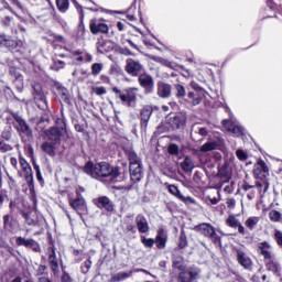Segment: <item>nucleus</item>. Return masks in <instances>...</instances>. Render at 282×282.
Here are the masks:
<instances>
[{"label": "nucleus", "mask_w": 282, "mask_h": 282, "mask_svg": "<svg viewBox=\"0 0 282 282\" xmlns=\"http://www.w3.org/2000/svg\"><path fill=\"white\" fill-rule=\"evenodd\" d=\"M23 217L28 224V226H34L35 221L32 219V217L29 216V214H23Z\"/></svg>", "instance_id": "nucleus-58"}, {"label": "nucleus", "mask_w": 282, "mask_h": 282, "mask_svg": "<svg viewBox=\"0 0 282 282\" xmlns=\"http://www.w3.org/2000/svg\"><path fill=\"white\" fill-rule=\"evenodd\" d=\"M231 133H234L235 135H242L243 134V127L241 126H234V128H231Z\"/></svg>", "instance_id": "nucleus-51"}, {"label": "nucleus", "mask_w": 282, "mask_h": 282, "mask_svg": "<svg viewBox=\"0 0 282 282\" xmlns=\"http://www.w3.org/2000/svg\"><path fill=\"white\" fill-rule=\"evenodd\" d=\"M10 164L13 166V169H15V171H19V160H17V158L12 156L10 159Z\"/></svg>", "instance_id": "nucleus-57"}, {"label": "nucleus", "mask_w": 282, "mask_h": 282, "mask_svg": "<svg viewBox=\"0 0 282 282\" xmlns=\"http://www.w3.org/2000/svg\"><path fill=\"white\" fill-rule=\"evenodd\" d=\"M141 242L144 248H153V246H155V239L152 238L141 237Z\"/></svg>", "instance_id": "nucleus-43"}, {"label": "nucleus", "mask_w": 282, "mask_h": 282, "mask_svg": "<svg viewBox=\"0 0 282 282\" xmlns=\"http://www.w3.org/2000/svg\"><path fill=\"white\" fill-rule=\"evenodd\" d=\"M223 126L225 127L226 131L230 132L232 131L235 123L232 122V120L225 119L223 120Z\"/></svg>", "instance_id": "nucleus-50"}, {"label": "nucleus", "mask_w": 282, "mask_h": 282, "mask_svg": "<svg viewBox=\"0 0 282 282\" xmlns=\"http://www.w3.org/2000/svg\"><path fill=\"white\" fill-rule=\"evenodd\" d=\"M84 173L90 175L95 180L107 177L110 182H116L120 177V169L111 166V164L102 161L99 163L87 162L84 166Z\"/></svg>", "instance_id": "nucleus-1"}, {"label": "nucleus", "mask_w": 282, "mask_h": 282, "mask_svg": "<svg viewBox=\"0 0 282 282\" xmlns=\"http://www.w3.org/2000/svg\"><path fill=\"white\" fill-rule=\"evenodd\" d=\"M112 91L116 94V98H119L128 107H133V104L138 100V88H127L121 91L118 87H113Z\"/></svg>", "instance_id": "nucleus-2"}, {"label": "nucleus", "mask_w": 282, "mask_h": 282, "mask_svg": "<svg viewBox=\"0 0 282 282\" xmlns=\"http://www.w3.org/2000/svg\"><path fill=\"white\" fill-rule=\"evenodd\" d=\"M127 155L129 158L130 164H140V163H142L140 161V158H138V154L135 152L130 150V151L127 152Z\"/></svg>", "instance_id": "nucleus-40"}, {"label": "nucleus", "mask_w": 282, "mask_h": 282, "mask_svg": "<svg viewBox=\"0 0 282 282\" xmlns=\"http://www.w3.org/2000/svg\"><path fill=\"white\" fill-rule=\"evenodd\" d=\"M48 263L53 272H58V259L56 258V250L54 247L48 248Z\"/></svg>", "instance_id": "nucleus-24"}, {"label": "nucleus", "mask_w": 282, "mask_h": 282, "mask_svg": "<svg viewBox=\"0 0 282 282\" xmlns=\"http://www.w3.org/2000/svg\"><path fill=\"white\" fill-rule=\"evenodd\" d=\"M56 142L54 141H44L41 144V149L43 151V153H46V155H48L50 158H56Z\"/></svg>", "instance_id": "nucleus-17"}, {"label": "nucleus", "mask_w": 282, "mask_h": 282, "mask_svg": "<svg viewBox=\"0 0 282 282\" xmlns=\"http://www.w3.org/2000/svg\"><path fill=\"white\" fill-rule=\"evenodd\" d=\"M268 270H270V272H273V274H276V276H281V264L276 262H271L268 264Z\"/></svg>", "instance_id": "nucleus-34"}, {"label": "nucleus", "mask_w": 282, "mask_h": 282, "mask_svg": "<svg viewBox=\"0 0 282 282\" xmlns=\"http://www.w3.org/2000/svg\"><path fill=\"white\" fill-rule=\"evenodd\" d=\"M69 205L79 215H85L87 213V203L85 202V198H83V197H78L76 199H70Z\"/></svg>", "instance_id": "nucleus-15"}, {"label": "nucleus", "mask_w": 282, "mask_h": 282, "mask_svg": "<svg viewBox=\"0 0 282 282\" xmlns=\"http://www.w3.org/2000/svg\"><path fill=\"white\" fill-rule=\"evenodd\" d=\"M140 116H141V124L143 127H147V124H149V120H151V116H153V108L151 106H144L141 109Z\"/></svg>", "instance_id": "nucleus-23"}, {"label": "nucleus", "mask_w": 282, "mask_h": 282, "mask_svg": "<svg viewBox=\"0 0 282 282\" xmlns=\"http://www.w3.org/2000/svg\"><path fill=\"white\" fill-rule=\"evenodd\" d=\"M219 147V143L217 141H207L200 147L202 153H208V151H215Z\"/></svg>", "instance_id": "nucleus-32"}, {"label": "nucleus", "mask_w": 282, "mask_h": 282, "mask_svg": "<svg viewBox=\"0 0 282 282\" xmlns=\"http://www.w3.org/2000/svg\"><path fill=\"white\" fill-rule=\"evenodd\" d=\"M186 246H188V239L186 238L185 234H181L180 236V240H178V248H186Z\"/></svg>", "instance_id": "nucleus-47"}, {"label": "nucleus", "mask_w": 282, "mask_h": 282, "mask_svg": "<svg viewBox=\"0 0 282 282\" xmlns=\"http://www.w3.org/2000/svg\"><path fill=\"white\" fill-rule=\"evenodd\" d=\"M18 118H21V116H19L18 113L11 112L10 115H8L6 117L7 124H9V127H12V124H14V122H17L19 124Z\"/></svg>", "instance_id": "nucleus-37"}, {"label": "nucleus", "mask_w": 282, "mask_h": 282, "mask_svg": "<svg viewBox=\"0 0 282 282\" xmlns=\"http://www.w3.org/2000/svg\"><path fill=\"white\" fill-rule=\"evenodd\" d=\"M89 28L91 34H109V25L100 20H91Z\"/></svg>", "instance_id": "nucleus-9"}, {"label": "nucleus", "mask_w": 282, "mask_h": 282, "mask_svg": "<svg viewBox=\"0 0 282 282\" xmlns=\"http://www.w3.org/2000/svg\"><path fill=\"white\" fill-rule=\"evenodd\" d=\"M56 6L59 12H67L69 8V0H56Z\"/></svg>", "instance_id": "nucleus-36"}, {"label": "nucleus", "mask_w": 282, "mask_h": 282, "mask_svg": "<svg viewBox=\"0 0 282 282\" xmlns=\"http://www.w3.org/2000/svg\"><path fill=\"white\" fill-rule=\"evenodd\" d=\"M67 133V129L64 128H51L46 131V138L50 142H55L58 144L61 142V138Z\"/></svg>", "instance_id": "nucleus-8"}, {"label": "nucleus", "mask_w": 282, "mask_h": 282, "mask_svg": "<svg viewBox=\"0 0 282 282\" xmlns=\"http://www.w3.org/2000/svg\"><path fill=\"white\" fill-rule=\"evenodd\" d=\"M17 246H24L25 248H31L33 252H40L41 246L34 239H25L23 237H18L15 239Z\"/></svg>", "instance_id": "nucleus-12"}, {"label": "nucleus", "mask_w": 282, "mask_h": 282, "mask_svg": "<svg viewBox=\"0 0 282 282\" xmlns=\"http://www.w3.org/2000/svg\"><path fill=\"white\" fill-rule=\"evenodd\" d=\"M111 50H113V44L111 43V41L102 40L97 43V51L99 52V54H107L111 52Z\"/></svg>", "instance_id": "nucleus-27"}, {"label": "nucleus", "mask_w": 282, "mask_h": 282, "mask_svg": "<svg viewBox=\"0 0 282 282\" xmlns=\"http://www.w3.org/2000/svg\"><path fill=\"white\" fill-rule=\"evenodd\" d=\"M167 122L171 124L172 129H182V127L186 124V116L182 113L171 115Z\"/></svg>", "instance_id": "nucleus-13"}, {"label": "nucleus", "mask_w": 282, "mask_h": 282, "mask_svg": "<svg viewBox=\"0 0 282 282\" xmlns=\"http://www.w3.org/2000/svg\"><path fill=\"white\" fill-rule=\"evenodd\" d=\"M33 96L35 100H41L42 102H45V95L43 94V88H41V85L36 84L33 86Z\"/></svg>", "instance_id": "nucleus-31"}, {"label": "nucleus", "mask_w": 282, "mask_h": 282, "mask_svg": "<svg viewBox=\"0 0 282 282\" xmlns=\"http://www.w3.org/2000/svg\"><path fill=\"white\" fill-rule=\"evenodd\" d=\"M62 282H72V276L68 273H63Z\"/></svg>", "instance_id": "nucleus-62"}, {"label": "nucleus", "mask_w": 282, "mask_h": 282, "mask_svg": "<svg viewBox=\"0 0 282 282\" xmlns=\"http://www.w3.org/2000/svg\"><path fill=\"white\" fill-rule=\"evenodd\" d=\"M37 282H52V280H50L48 278H45V276H41V278H39Z\"/></svg>", "instance_id": "nucleus-64"}, {"label": "nucleus", "mask_w": 282, "mask_h": 282, "mask_svg": "<svg viewBox=\"0 0 282 282\" xmlns=\"http://www.w3.org/2000/svg\"><path fill=\"white\" fill-rule=\"evenodd\" d=\"M269 218L271 219V221L279 224V221H281V219H282V214H281V212L273 209L269 213Z\"/></svg>", "instance_id": "nucleus-38"}, {"label": "nucleus", "mask_w": 282, "mask_h": 282, "mask_svg": "<svg viewBox=\"0 0 282 282\" xmlns=\"http://www.w3.org/2000/svg\"><path fill=\"white\" fill-rule=\"evenodd\" d=\"M181 166L185 173H189L193 171V169H195V164L191 158H185V160L181 163Z\"/></svg>", "instance_id": "nucleus-33"}, {"label": "nucleus", "mask_w": 282, "mask_h": 282, "mask_svg": "<svg viewBox=\"0 0 282 282\" xmlns=\"http://www.w3.org/2000/svg\"><path fill=\"white\" fill-rule=\"evenodd\" d=\"M9 208L10 213H14V209L17 208V200H10Z\"/></svg>", "instance_id": "nucleus-63"}, {"label": "nucleus", "mask_w": 282, "mask_h": 282, "mask_svg": "<svg viewBox=\"0 0 282 282\" xmlns=\"http://www.w3.org/2000/svg\"><path fill=\"white\" fill-rule=\"evenodd\" d=\"M54 67L56 69H63L65 67V62L57 59V61H55Z\"/></svg>", "instance_id": "nucleus-59"}, {"label": "nucleus", "mask_w": 282, "mask_h": 282, "mask_svg": "<svg viewBox=\"0 0 282 282\" xmlns=\"http://www.w3.org/2000/svg\"><path fill=\"white\" fill-rule=\"evenodd\" d=\"M152 61H154L155 63H160V65H163L164 67H167L169 69H175V67H176L175 63H173L169 59H164L163 57H160V56H153Z\"/></svg>", "instance_id": "nucleus-29"}, {"label": "nucleus", "mask_w": 282, "mask_h": 282, "mask_svg": "<svg viewBox=\"0 0 282 282\" xmlns=\"http://www.w3.org/2000/svg\"><path fill=\"white\" fill-rule=\"evenodd\" d=\"M253 175L257 180H265V177L270 176V167H268L265 161L258 160L253 166Z\"/></svg>", "instance_id": "nucleus-5"}, {"label": "nucleus", "mask_w": 282, "mask_h": 282, "mask_svg": "<svg viewBox=\"0 0 282 282\" xmlns=\"http://www.w3.org/2000/svg\"><path fill=\"white\" fill-rule=\"evenodd\" d=\"M56 124H57V127H55L56 129H67V126L65 124V121L61 118H58L56 120Z\"/></svg>", "instance_id": "nucleus-56"}, {"label": "nucleus", "mask_w": 282, "mask_h": 282, "mask_svg": "<svg viewBox=\"0 0 282 282\" xmlns=\"http://www.w3.org/2000/svg\"><path fill=\"white\" fill-rule=\"evenodd\" d=\"M260 254L263 256L264 259L270 260L272 259V245L268 241L260 242L259 246Z\"/></svg>", "instance_id": "nucleus-21"}, {"label": "nucleus", "mask_w": 282, "mask_h": 282, "mask_svg": "<svg viewBox=\"0 0 282 282\" xmlns=\"http://www.w3.org/2000/svg\"><path fill=\"white\" fill-rule=\"evenodd\" d=\"M20 133H24V135H28V138H32V129H30V126L23 120V118H18V126L15 127Z\"/></svg>", "instance_id": "nucleus-26"}, {"label": "nucleus", "mask_w": 282, "mask_h": 282, "mask_svg": "<svg viewBox=\"0 0 282 282\" xmlns=\"http://www.w3.org/2000/svg\"><path fill=\"white\" fill-rule=\"evenodd\" d=\"M130 177L132 182H140L142 180V163L130 164Z\"/></svg>", "instance_id": "nucleus-16"}, {"label": "nucleus", "mask_w": 282, "mask_h": 282, "mask_svg": "<svg viewBox=\"0 0 282 282\" xmlns=\"http://www.w3.org/2000/svg\"><path fill=\"white\" fill-rule=\"evenodd\" d=\"M58 95L64 102H69V91L65 87L57 88Z\"/></svg>", "instance_id": "nucleus-35"}, {"label": "nucleus", "mask_w": 282, "mask_h": 282, "mask_svg": "<svg viewBox=\"0 0 282 282\" xmlns=\"http://www.w3.org/2000/svg\"><path fill=\"white\" fill-rule=\"evenodd\" d=\"M237 259L240 265H242V268H246V270H250V268H252V260L242 250L237 251Z\"/></svg>", "instance_id": "nucleus-19"}, {"label": "nucleus", "mask_w": 282, "mask_h": 282, "mask_svg": "<svg viewBox=\"0 0 282 282\" xmlns=\"http://www.w3.org/2000/svg\"><path fill=\"white\" fill-rule=\"evenodd\" d=\"M167 239L169 236L166 235V231H164V229H159L155 238L156 248H159V250H164V248H166Z\"/></svg>", "instance_id": "nucleus-22"}, {"label": "nucleus", "mask_w": 282, "mask_h": 282, "mask_svg": "<svg viewBox=\"0 0 282 282\" xmlns=\"http://www.w3.org/2000/svg\"><path fill=\"white\" fill-rule=\"evenodd\" d=\"M6 199H8V191L7 189H0V208L6 203Z\"/></svg>", "instance_id": "nucleus-52"}, {"label": "nucleus", "mask_w": 282, "mask_h": 282, "mask_svg": "<svg viewBox=\"0 0 282 282\" xmlns=\"http://www.w3.org/2000/svg\"><path fill=\"white\" fill-rule=\"evenodd\" d=\"M202 276V270L197 267H189L178 273V282H197Z\"/></svg>", "instance_id": "nucleus-3"}, {"label": "nucleus", "mask_w": 282, "mask_h": 282, "mask_svg": "<svg viewBox=\"0 0 282 282\" xmlns=\"http://www.w3.org/2000/svg\"><path fill=\"white\" fill-rule=\"evenodd\" d=\"M237 202L235 200V198H228L227 199V206L228 208H235Z\"/></svg>", "instance_id": "nucleus-60"}, {"label": "nucleus", "mask_w": 282, "mask_h": 282, "mask_svg": "<svg viewBox=\"0 0 282 282\" xmlns=\"http://www.w3.org/2000/svg\"><path fill=\"white\" fill-rule=\"evenodd\" d=\"M94 204L97 208H104V210H107L108 213H113V203H111V199L107 196H100L94 199Z\"/></svg>", "instance_id": "nucleus-11"}, {"label": "nucleus", "mask_w": 282, "mask_h": 282, "mask_svg": "<svg viewBox=\"0 0 282 282\" xmlns=\"http://www.w3.org/2000/svg\"><path fill=\"white\" fill-rule=\"evenodd\" d=\"M257 224H259V217L257 216L249 217L245 223V225L247 226V228H249V230H252L254 226H257Z\"/></svg>", "instance_id": "nucleus-39"}, {"label": "nucleus", "mask_w": 282, "mask_h": 282, "mask_svg": "<svg viewBox=\"0 0 282 282\" xmlns=\"http://www.w3.org/2000/svg\"><path fill=\"white\" fill-rule=\"evenodd\" d=\"M236 156H237L238 160H240L241 162H246V160H248V153H246V151H243V150H237V151H236Z\"/></svg>", "instance_id": "nucleus-48"}, {"label": "nucleus", "mask_w": 282, "mask_h": 282, "mask_svg": "<svg viewBox=\"0 0 282 282\" xmlns=\"http://www.w3.org/2000/svg\"><path fill=\"white\" fill-rule=\"evenodd\" d=\"M120 54H123L124 56H131V50L124 47V48H120Z\"/></svg>", "instance_id": "nucleus-61"}, {"label": "nucleus", "mask_w": 282, "mask_h": 282, "mask_svg": "<svg viewBox=\"0 0 282 282\" xmlns=\"http://www.w3.org/2000/svg\"><path fill=\"white\" fill-rule=\"evenodd\" d=\"M93 91L94 94H96V96H105V94H107V89L102 86L100 87H93Z\"/></svg>", "instance_id": "nucleus-49"}, {"label": "nucleus", "mask_w": 282, "mask_h": 282, "mask_svg": "<svg viewBox=\"0 0 282 282\" xmlns=\"http://www.w3.org/2000/svg\"><path fill=\"white\" fill-rule=\"evenodd\" d=\"M172 268H173L174 270H180V272H182L183 270H185L184 258H182V256L173 254V258H172Z\"/></svg>", "instance_id": "nucleus-28"}, {"label": "nucleus", "mask_w": 282, "mask_h": 282, "mask_svg": "<svg viewBox=\"0 0 282 282\" xmlns=\"http://www.w3.org/2000/svg\"><path fill=\"white\" fill-rule=\"evenodd\" d=\"M158 96H160V98H170L171 85H169L164 82H159L158 83Z\"/></svg>", "instance_id": "nucleus-25"}, {"label": "nucleus", "mask_w": 282, "mask_h": 282, "mask_svg": "<svg viewBox=\"0 0 282 282\" xmlns=\"http://www.w3.org/2000/svg\"><path fill=\"white\" fill-rule=\"evenodd\" d=\"M135 224L139 232H141L142 235L149 232V221L147 220V217H144L142 214H139L135 217Z\"/></svg>", "instance_id": "nucleus-20"}, {"label": "nucleus", "mask_w": 282, "mask_h": 282, "mask_svg": "<svg viewBox=\"0 0 282 282\" xmlns=\"http://www.w3.org/2000/svg\"><path fill=\"white\" fill-rule=\"evenodd\" d=\"M170 155H177L180 153V147L175 143H172L167 148Z\"/></svg>", "instance_id": "nucleus-45"}, {"label": "nucleus", "mask_w": 282, "mask_h": 282, "mask_svg": "<svg viewBox=\"0 0 282 282\" xmlns=\"http://www.w3.org/2000/svg\"><path fill=\"white\" fill-rule=\"evenodd\" d=\"M0 151H2V153H8L9 151H12V145L0 142Z\"/></svg>", "instance_id": "nucleus-53"}, {"label": "nucleus", "mask_w": 282, "mask_h": 282, "mask_svg": "<svg viewBox=\"0 0 282 282\" xmlns=\"http://www.w3.org/2000/svg\"><path fill=\"white\" fill-rule=\"evenodd\" d=\"M274 240L279 248H282V231L279 229L274 230Z\"/></svg>", "instance_id": "nucleus-46"}, {"label": "nucleus", "mask_w": 282, "mask_h": 282, "mask_svg": "<svg viewBox=\"0 0 282 282\" xmlns=\"http://www.w3.org/2000/svg\"><path fill=\"white\" fill-rule=\"evenodd\" d=\"M174 87L176 90V98H184V96H186V88H184V86L176 84Z\"/></svg>", "instance_id": "nucleus-41"}, {"label": "nucleus", "mask_w": 282, "mask_h": 282, "mask_svg": "<svg viewBox=\"0 0 282 282\" xmlns=\"http://www.w3.org/2000/svg\"><path fill=\"white\" fill-rule=\"evenodd\" d=\"M133 275V271H128V272H119L115 275L111 276L112 282H120L124 281L126 279H129Z\"/></svg>", "instance_id": "nucleus-30"}, {"label": "nucleus", "mask_w": 282, "mask_h": 282, "mask_svg": "<svg viewBox=\"0 0 282 282\" xmlns=\"http://www.w3.org/2000/svg\"><path fill=\"white\" fill-rule=\"evenodd\" d=\"M3 226L6 228V230H8V228H10V226H12V224L10 223V215H4L3 216Z\"/></svg>", "instance_id": "nucleus-55"}, {"label": "nucleus", "mask_w": 282, "mask_h": 282, "mask_svg": "<svg viewBox=\"0 0 282 282\" xmlns=\"http://www.w3.org/2000/svg\"><path fill=\"white\" fill-rule=\"evenodd\" d=\"M226 224L229 226V228H238V232L240 235H246V227L241 225V221H239V219H237L235 215L228 216V218L226 219Z\"/></svg>", "instance_id": "nucleus-18"}, {"label": "nucleus", "mask_w": 282, "mask_h": 282, "mask_svg": "<svg viewBox=\"0 0 282 282\" xmlns=\"http://www.w3.org/2000/svg\"><path fill=\"white\" fill-rule=\"evenodd\" d=\"M139 83L141 87H143L149 94H151V91H153V87H155V82L153 80V77L149 74H141L139 76Z\"/></svg>", "instance_id": "nucleus-14"}, {"label": "nucleus", "mask_w": 282, "mask_h": 282, "mask_svg": "<svg viewBox=\"0 0 282 282\" xmlns=\"http://www.w3.org/2000/svg\"><path fill=\"white\" fill-rule=\"evenodd\" d=\"M47 270L46 265L40 264L36 269V275L37 276H43L45 274V271Z\"/></svg>", "instance_id": "nucleus-54"}, {"label": "nucleus", "mask_w": 282, "mask_h": 282, "mask_svg": "<svg viewBox=\"0 0 282 282\" xmlns=\"http://www.w3.org/2000/svg\"><path fill=\"white\" fill-rule=\"evenodd\" d=\"M126 63V72L127 74H130V76H138L140 72L144 69V66L141 65L139 61H135L133 58H128Z\"/></svg>", "instance_id": "nucleus-7"}, {"label": "nucleus", "mask_w": 282, "mask_h": 282, "mask_svg": "<svg viewBox=\"0 0 282 282\" xmlns=\"http://www.w3.org/2000/svg\"><path fill=\"white\" fill-rule=\"evenodd\" d=\"M19 163L21 166V171H19V174L21 175V177L25 178L29 186H32V184H34V172L32 171V166L30 165V163H28L25 158L21 155L19 158Z\"/></svg>", "instance_id": "nucleus-4"}, {"label": "nucleus", "mask_w": 282, "mask_h": 282, "mask_svg": "<svg viewBox=\"0 0 282 282\" xmlns=\"http://www.w3.org/2000/svg\"><path fill=\"white\" fill-rule=\"evenodd\" d=\"M169 193L176 197V199H180V202H183V204L191 205L195 204V198L191 196H184L182 192H180V188L175 185H169Z\"/></svg>", "instance_id": "nucleus-10"}, {"label": "nucleus", "mask_w": 282, "mask_h": 282, "mask_svg": "<svg viewBox=\"0 0 282 282\" xmlns=\"http://www.w3.org/2000/svg\"><path fill=\"white\" fill-rule=\"evenodd\" d=\"M196 232H200L204 237H208V239H215V241L219 240L217 237V232L215 231V227L210 224L203 223L195 227Z\"/></svg>", "instance_id": "nucleus-6"}, {"label": "nucleus", "mask_w": 282, "mask_h": 282, "mask_svg": "<svg viewBox=\"0 0 282 282\" xmlns=\"http://www.w3.org/2000/svg\"><path fill=\"white\" fill-rule=\"evenodd\" d=\"M102 72V64L95 63L91 65V74L93 76H98Z\"/></svg>", "instance_id": "nucleus-44"}, {"label": "nucleus", "mask_w": 282, "mask_h": 282, "mask_svg": "<svg viewBox=\"0 0 282 282\" xmlns=\"http://www.w3.org/2000/svg\"><path fill=\"white\" fill-rule=\"evenodd\" d=\"M218 175H220V177H225V182H228L230 180V174L228 173V165H224L219 171H218Z\"/></svg>", "instance_id": "nucleus-42"}]
</instances>
